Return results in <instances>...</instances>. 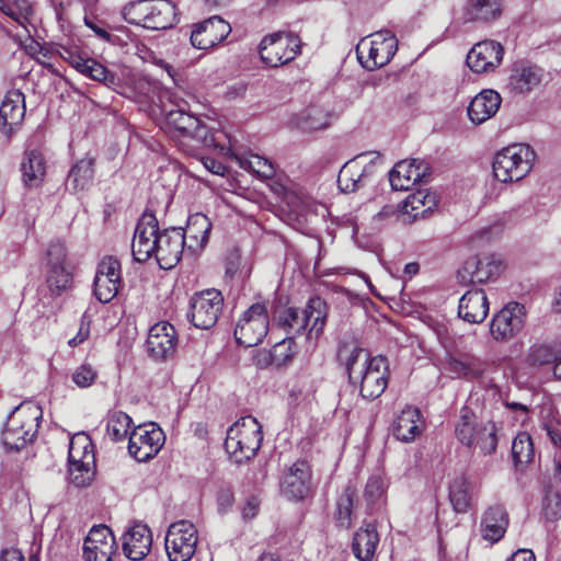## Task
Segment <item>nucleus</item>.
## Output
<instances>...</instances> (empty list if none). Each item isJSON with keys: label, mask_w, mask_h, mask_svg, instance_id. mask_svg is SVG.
Segmentation results:
<instances>
[{"label": "nucleus", "mask_w": 561, "mask_h": 561, "mask_svg": "<svg viewBox=\"0 0 561 561\" xmlns=\"http://www.w3.org/2000/svg\"><path fill=\"white\" fill-rule=\"evenodd\" d=\"M0 561H24V556L19 549H4L1 552Z\"/></svg>", "instance_id": "62"}, {"label": "nucleus", "mask_w": 561, "mask_h": 561, "mask_svg": "<svg viewBox=\"0 0 561 561\" xmlns=\"http://www.w3.org/2000/svg\"><path fill=\"white\" fill-rule=\"evenodd\" d=\"M186 138H192L206 147H216V138L215 135L210 131V129L196 117V127H193L187 134Z\"/></svg>", "instance_id": "53"}, {"label": "nucleus", "mask_w": 561, "mask_h": 561, "mask_svg": "<svg viewBox=\"0 0 561 561\" xmlns=\"http://www.w3.org/2000/svg\"><path fill=\"white\" fill-rule=\"evenodd\" d=\"M401 211H400V208L394 206V205H385L380 211H378L375 216H374V220L375 221H386V220H389L393 217H398L401 219Z\"/></svg>", "instance_id": "59"}, {"label": "nucleus", "mask_w": 561, "mask_h": 561, "mask_svg": "<svg viewBox=\"0 0 561 561\" xmlns=\"http://www.w3.org/2000/svg\"><path fill=\"white\" fill-rule=\"evenodd\" d=\"M93 445L87 434L79 433L71 437L68 451V471L70 482L84 488L94 477Z\"/></svg>", "instance_id": "9"}, {"label": "nucleus", "mask_w": 561, "mask_h": 561, "mask_svg": "<svg viewBox=\"0 0 561 561\" xmlns=\"http://www.w3.org/2000/svg\"><path fill=\"white\" fill-rule=\"evenodd\" d=\"M211 222L203 214H195L188 217L186 228L183 229L186 239V249L192 253L202 250L209 238Z\"/></svg>", "instance_id": "36"}, {"label": "nucleus", "mask_w": 561, "mask_h": 561, "mask_svg": "<svg viewBox=\"0 0 561 561\" xmlns=\"http://www.w3.org/2000/svg\"><path fill=\"white\" fill-rule=\"evenodd\" d=\"M426 197L427 196L422 192H417L407 197L400 207L402 222H411L426 211L425 209H422L425 205Z\"/></svg>", "instance_id": "48"}, {"label": "nucleus", "mask_w": 561, "mask_h": 561, "mask_svg": "<svg viewBox=\"0 0 561 561\" xmlns=\"http://www.w3.org/2000/svg\"><path fill=\"white\" fill-rule=\"evenodd\" d=\"M151 545L152 534L145 524H135L123 535V552L133 561L146 558L150 552Z\"/></svg>", "instance_id": "30"}, {"label": "nucleus", "mask_w": 561, "mask_h": 561, "mask_svg": "<svg viewBox=\"0 0 561 561\" xmlns=\"http://www.w3.org/2000/svg\"><path fill=\"white\" fill-rule=\"evenodd\" d=\"M535 150L527 144H514L500 150L493 160V174L502 183L524 179L533 169Z\"/></svg>", "instance_id": "6"}, {"label": "nucleus", "mask_w": 561, "mask_h": 561, "mask_svg": "<svg viewBox=\"0 0 561 561\" xmlns=\"http://www.w3.org/2000/svg\"><path fill=\"white\" fill-rule=\"evenodd\" d=\"M542 69L527 61L514 64L508 77V88L518 94L530 93L542 81Z\"/></svg>", "instance_id": "31"}, {"label": "nucleus", "mask_w": 561, "mask_h": 561, "mask_svg": "<svg viewBox=\"0 0 561 561\" xmlns=\"http://www.w3.org/2000/svg\"><path fill=\"white\" fill-rule=\"evenodd\" d=\"M330 113L319 105H311L306 108L299 121V126L306 131L323 129L330 124Z\"/></svg>", "instance_id": "42"}, {"label": "nucleus", "mask_w": 561, "mask_h": 561, "mask_svg": "<svg viewBox=\"0 0 561 561\" xmlns=\"http://www.w3.org/2000/svg\"><path fill=\"white\" fill-rule=\"evenodd\" d=\"M121 285V262L112 255L103 257L98 264L93 283L96 299L103 304L110 302L118 294Z\"/></svg>", "instance_id": "19"}, {"label": "nucleus", "mask_w": 561, "mask_h": 561, "mask_svg": "<svg viewBox=\"0 0 561 561\" xmlns=\"http://www.w3.org/2000/svg\"><path fill=\"white\" fill-rule=\"evenodd\" d=\"M94 163L95 158L85 156L78 160L69 170L66 180V188L71 193H78L87 190L94 178Z\"/></svg>", "instance_id": "38"}, {"label": "nucleus", "mask_w": 561, "mask_h": 561, "mask_svg": "<svg viewBox=\"0 0 561 561\" xmlns=\"http://www.w3.org/2000/svg\"><path fill=\"white\" fill-rule=\"evenodd\" d=\"M493 422H478L467 414L461 415V424L458 423V440L469 447L479 448L481 454L486 456L496 450L497 435Z\"/></svg>", "instance_id": "11"}, {"label": "nucleus", "mask_w": 561, "mask_h": 561, "mask_svg": "<svg viewBox=\"0 0 561 561\" xmlns=\"http://www.w3.org/2000/svg\"><path fill=\"white\" fill-rule=\"evenodd\" d=\"M262 426L255 417H241L227 431L226 451L236 463L252 459L261 447Z\"/></svg>", "instance_id": "4"}, {"label": "nucleus", "mask_w": 561, "mask_h": 561, "mask_svg": "<svg viewBox=\"0 0 561 561\" xmlns=\"http://www.w3.org/2000/svg\"><path fill=\"white\" fill-rule=\"evenodd\" d=\"M512 457L516 467L530 463L535 458V447L527 432H519L512 443Z\"/></svg>", "instance_id": "41"}, {"label": "nucleus", "mask_w": 561, "mask_h": 561, "mask_svg": "<svg viewBox=\"0 0 561 561\" xmlns=\"http://www.w3.org/2000/svg\"><path fill=\"white\" fill-rule=\"evenodd\" d=\"M356 490L352 485H346L336 500V512L334 518L336 525L341 528L348 529L352 526V514Z\"/></svg>", "instance_id": "40"}, {"label": "nucleus", "mask_w": 561, "mask_h": 561, "mask_svg": "<svg viewBox=\"0 0 561 561\" xmlns=\"http://www.w3.org/2000/svg\"><path fill=\"white\" fill-rule=\"evenodd\" d=\"M327 320V304L320 297L309 299L305 309L288 307L275 314V321L288 334H301L308 327V336L316 339L322 333Z\"/></svg>", "instance_id": "2"}, {"label": "nucleus", "mask_w": 561, "mask_h": 561, "mask_svg": "<svg viewBox=\"0 0 561 561\" xmlns=\"http://www.w3.org/2000/svg\"><path fill=\"white\" fill-rule=\"evenodd\" d=\"M21 171L26 186H39L46 174V162L43 153L36 149L25 151Z\"/></svg>", "instance_id": "39"}, {"label": "nucleus", "mask_w": 561, "mask_h": 561, "mask_svg": "<svg viewBox=\"0 0 561 561\" xmlns=\"http://www.w3.org/2000/svg\"><path fill=\"white\" fill-rule=\"evenodd\" d=\"M280 491L288 500L300 501L311 492V469L307 461L298 460L289 467L280 482Z\"/></svg>", "instance_id": "26"}, {"label": "nucleus", "mask_w": 561, "mask_h": 561, "mask_svg": "<svg viewBox=\"0 0 561 561\" xmlns=\"http://www.w3.org/2000/svg\"><path fill=\"white\" fill-rule=\"evenodd\" d=\"M165 124L169 130L186 138L190 130L196 127V117L181 110L170 111L165 116Z\"/></svg>", "instance_id": "46"}, {"label": "nucleus", "mask_w": 561, "mask_h": 561, "mask_svg": "<svg viewBox=\"0 0 561 561\" xmlns=\"http://www.w3.org/2000/svg\"><path fill=\"white\" fill-rule=\"evenodd\" d=\"M45 280L53 296H60L72 285V267L60 241L51 242L46 251Z\"/></svg>", "instance_id": "10"}, {"label": "nucleus", "mask_w": 561, "mask_h": 561, "mask_svg": "<svg viewBox=\"0 0 561 561\" xmlns=\"http://www.w3.org/2000/svg\"><path fill=\"white\" fill-rule=\"evenodd\" d=\"M501 0H467L462 8V18L467 22L488 23L500 18Z\"/></svg>", "instance_id": "37"}, {"label": "nucleus", "mask_w": 561, "mask_h": 561, "mask_svg": "<svg viewBox=\"0 0 561 561\" xmlns=\"http://www.w3.org/2000/svg\"><path fill=\"white\" fill-rule=\"evenodd\" d=\"M159 232L154 214L145 211L137 222L131 242V254L135 261L142 263L154 256Z\"/></svg>", "instance_id": "20"}, {"label": "nucleus", "mask_w": 561, "mask_h": 561, "mask_svg": "<svg viewBox=\"0 0 561 561\" xmlns=\"http://www.w3.org/2000/svg\"><path fill=\"white\" fill-rule=\"evenodd\" d=\"M423 430L424 421L421 412L412 407L404 408L392 423L393 436L404 443L413 442Z\"/></svg>", "instance_id": "32"}, {"label": "nucleus", "mask_w": 561, "mask_h": 561, "mask_svg": "<svg viewBox=\"0 0 561 561\" xmlns=\"http://www.w3.org/2000/svg\"><path fill=\"white\" fill-rule=\"evenodd\" d=\"M217 500H218V505L221 508H224V510L229 508L232 506L233 501H234L233 492L230 489H221L218 492Z\"/></svg>", "instance_id": "61"}, {"label": "nucleus", "mask_w": 561, "mask_h": 561, "mask_svg": "<svg viewBox=\"0 0 561 561\" xmlns=\"http://www.w3.org/2000/svg\"><path fill=\"white\" fill-rule=\"evenodd\" d=\"M4 13L20 24H23L32 14V8L27 0H15L5 7Z\"/></svg>", "instance_id": "54"}, {"label": "nucleus", "mask_w": 561, "mask_h": 561, "mask_svg": "<svg viewBox=\"0 0 561 561\" xmlns=\"http://www.w3.org/2000/svg\"><path fill=\"white\" fill-rule=\"evenodd\" d=\"M149 355L156 360L171 358L176 350L178 336L174 327L161 321L152 325L146 341Z\"/></svg>", "instance_id": "25"}, {"label": "nucleus", "mask_w": 561, "mask_h": 561, "mask_svg": "<svg viewBox=\"0 0 561 561\" xmlns=\"http://www.w3.org/2000/svg\"><path fill=\"white\" fill-rule=\"evenodd\" d=\"M94 68H92L91 79L99 81L111 88L113 90H117L122 87V79L116 73L108 70L105 66L100 62H92Z\"/></svg>", "instance_id": "50"}, {"label": "nucleus", "mask_w": 561, "mask_h": 561, "mask_svg": "<svg viewBox=\"0 0 561 561\" xmlns=\"http://www.w3.org/2000/svg\"><path fill=\"white\" fill-rule=\"evenodd\" d=\"M157 241V251L154 257L163 270L174 267L181 260L182 253L186 248L185 233L183 228L171 227L159 232Z\"/></svg>", "instance_id": "21"}, {"label": "nucleus", "mask_w": 561, "mask_h": 561, "mask_svg": "<svg viewBox=\"0 0 561 561\" xmlns=\"http://www.w3.org/2000/svg\"><path fill=\"white\" fill-rule=\"evenodd\" d=\"M379 543L378 531L373 524L359 527L352 541V552L359 561H373Z\"/></svg>", "instance_id": "35"}, {"label": "nucleus", "mask_w": 561, "mask_h": 561, "mask_svg": "<svg viewBox=\"0 0 561 561\" xmlns=\"http://www.w3.org/2000/svg\"><path fill=\"white\" fill-rule=\"evenodd\" d=\"M508 561H536V558L531 550L520 549L514 552Z\"/></svg>", "instance_id": "64"}, {"label": "nucleus", "mask_w": 561, "mask_h": 561, "mask_svg": "<svg viewBox=\"0 0 561 561\" xmlns=\"http://www.w3.org/2000/svg\"><path fill=\"white\" fill-rule=\"evenodd\" d=\"M204 165L214 174L222 175L226 167L214 158H204Z\"/></svg>", "instance_id": "63"}, {"label": "nucleus", "mask_w": 561, "mask_h": 561, "mask_svg": "<svg viewBox=\"0 0 561 561\" xmlns=\"http://www.w3.org/2000/svg\"><path fill=\"white\" fill-rule=\"evenodd\" d=\"M489 309V300L482 288H471L458 300V318L468 323L483 322Z\"/></svg>", "instance_id": "29"}, {"label": "nucleus", "mask_w": 561, "mask_h": 561, "mask_svg": "<svg viewBox=\"0 0 561 561\" xmlns=\"http://www.w3.org/2000/svg\"><path fill=\"white\" fill-rule=\"evenodd\" d=\"M98 373L90 364H82L72 374L73 382L80 388L90 387L96 379Z\"/></svg>", "instance_id": "55"}, {"label": "nucleus", "mask_w": 561, "mask_h": 561, "mask_svg": "<svg viewBox=\"0 0 561 561\" xmlns=\"http://www.w3.org/2000/svg\"><path fill=\"white\" fill-rule=\"evenodd\" d=\"M25 116V96L20 90L7 92L0 106V130L10 136Z\"/></svg>", "instance_id": "28"}, {"label": "nucleus", "mask_w": 561, "mask_h": 561, "mask_svg": "<svg viewBox=\"0 0 561 561\" xmlns=\"http://www.w3.org/2000/svg\"><path fill=\"white\" fill-rule=\"evenodd\" d=\"M241 167L264 179H271L275 175L273 163L259 154H251L249 159L241 161Z\"/></svg>", "instance_id": "49"}, {"label": "nucleus", "mask_w": 561, "mask_h": 561, "mask_svg": "<svg viewBox=\"0 0 561 561\" xmlns=\"http://www.w3.org/2000/svg\"><path fill=\"white\" fill-rule=\"evenodd\" d=\"M222 307V294L215 288L206 289L191 298L187 317L194 327L208 330L217 323Z\"/></svg>", "instance_id": "14"}, {"label": "nucleus", "mask_w": 561, "mask_h": 561, "mask_svg": "<svg viewBox=\"0 0 561 561\" xmlns=\"http://www.w3.org/2000/svg\"><path fill=\"white\" fill-rule=\"evenodd\" d=\"M381 160V153L378 151L363 152L348 160L337 176L340 190L344 193H354L370 184Z\"/></svg>", "instance_id": "7"}, {"label": "nucleus", "mask_w": 561, "mask_h": 561, "mask_svg": "<svg viewBox=\"0 0 561 561\" xmlns=\"http://www.w3.org/2000/svg\"><path fill=\"white\" fill-rule=\"evenodd\" d=\"M386 483L380 476H371L365 486L364 495L370 503H375L383 493Z\"/></svg>", "instance_id": "57"}, {"label": "nucleus", "mask_w": 561, "mask_h": 561, "mask_svg": "<svg viewBox=\"0 0 561 561\" xmlns=\"http://www.w3.org/2000/svg\"><path fill=\"white\" fill-rule=\"evenodd\" d=\"M301 41L293 33L277 32L265 36L260 43V56L264 64L278 67L296 58Z\"/></svg>", "instance_id": "13"}, {"label": "nucleus", "mask_w": 561, "mask_h": 561, "mask_svg": "<svg viewBox=\"0 0 561 561\" xmlns=\"http://www.w3.org/2000/svg\"><path fill=\"white\" fill-rule=\"evenodd\" d=\"M131 417L123 411H115L108 415L106 431L114 442H121L130 434Z\"/></svg>", "instance_id": "45"}, {"label": "nucleus", "mask_w": 561, "mask_h": 561, "mask_svg": "<svg viewBox=\"0 0 561 561\" xmlns=\"http://www.w3.org/2000/svg\"><path fill=\"white\" fill-rule=\"evenodd\" d=\"M505 267L506 264L501 254L485 253L467 259L461 272L458 271V276H461L463 282L486 283L500 277Z\"/></svg>", "instance_id": "17"}, {"label": "nucleus", "mask_w": 561, "mask_h": 561, "mask_svg": "<svg viewBox=\"0 0 561 561\" xmlns=\"http://www.w3.org/2000/svg\"><path fill=\"white\" fill-rule=\"evenodd\" d=\"M164 439L163 432L154 424L139 425L129 434V455L137 461H148L159 453Z\"/></svg>", "instance_id": "18"}, {"label": "nucleus", "mask_w": 561, "mask_h": 561, "mask_svg": "<svg viewBox=\"0 0 561 561\" xmlns=\"http://www.w3.org/2000/svg\"><path fill=\"white\" fill-rule=\"evenodd\" d=\"M241 256L240 253L234 250L230 252L226 259V276L232 278L239 271Z\"/></svg>", "instance_id": "58"}, {"label": "nucleus", "mask_w": 561, "mask_h": 561, "mask_svg": "<svg viewBox=\"0 0 561 561\" xmlns=\"http://www.w3.org/2000/svg\"><path fill=\"white\" fill-rule=\"evenodd\" d=\"M115 537L112 530L105 526H93L84 539V561H112L116 552Z\"/></svg>", "instance_id": "22"}, {"label": "nucleus", "mask_w": 561, "mask_h": 561, "mask_svg": "<svg viewBox=\"0 0 561 561\" xmlns=\"http://www.w3.org/2000/svg\"><path fill=\"white\" fill-rule=\"evenodd\" d=\"M397 49L396 35L388 30H382L362 38L357 44L356 55L360 65L371 71L390 62Z\"/></svg>", "instance_id": "8"}, {"label": "nucleus", "mask_w": 561, "mask_h": 561, "mask_svg": "<svg viewBox=\"0 0 561 561\" xmlns=\"http://www.w3.org/2000/svg\"><path fill=\"white\" fill-rule=\"evenodd\" d=\"M124 19L149 30H167L176 20L175 5L170 0H139L123 9Z\"/></svg>", "instance_id": "5"}, {"label": "nucleus", "mask_w": 561, "mask_h": 561, "mask_svg": "<svg viewBox=\"0 0 561 561\" xmlns=\"http://www.w3.org/2000/svg\"><path fill=\"white\" fill-rule=\"evenodd\" d=\"M268 332V313L264 304L250 306L237 322L234 337L238 344L245 347L256 346Z\"/></svg>", "instance_id": "12"}, {"label": "nucleus", "mask_w": 561, "mask_h": 561, "mask_svg": "<svg viewBox=\"0 0 561 561\" xmlns=\"http://www.w3.org/2000/svg\"><path fill=\"white\" fill-rule=\"evenodd\" d=\"M508 526V516L506 511L501 505L489 507L481 520V536L490 543H495L501 540Z\"/></svg>", "instance_id": "34"}, {"label": "nucleus", "mask_w": 561, "mask_h": 561, "mask_svg": "<svg viewBox=\"0 0 561 561\" xmlns=\"http://www.w3.org/2000/svg\"><path fill=\"white\" fill-rule=\"evenodd\" d=\"M85 24L96 34L99 38L111 44H116V42L118 41V37L116 35H112L106 30L99 27L95 23L85 20Z\"/></svg>", "instance_id": "60"}, {"label": "nucleus", "mask_w": 561, "mask_h": 561, "mask_svg": "<svg viewBox=\"0 0 561 561\" xmlns=\"http://www.w3.org/2000/svg\"><path fill=\"white\" fill-rule=\"evenodd\" d=\"M60 57L67 61L77 71L84 66L88 60L87 54H83L78 47H65L61 46L59 50Z\"/></svg>", "instance_id": "56"}, {"label": "nucleus", "mask_w": 561, "mask_h": 561, "mask_svg": "<svg viewBox=\"0 0 561 561\" xmlns=\"http://www.w3.org/2000/svg\"><path fill=\"white\" fill-rule=\"evenodd\" d=\"M542 514L549 522L561 518V495L558 492L549 491L542 501Z\"/></svg>", "instance_id": "51"}, {"label": "nucleus", "mask_w": 561, "mask_h": 561, "mask_svg": "<svg viewBox=\"0 0 561 561\" xmlns=\"http://www.w3.org/2000/svg\"><path fill=\"white\" fill-rule=\"evenodd\" d=\"M484 371V364L477 357H463L458 359V377L468 379L479 378Z\"/></svg>", "instance_id": "52"}, {"label": "nucleus", "mask_w": 561, "mask_h": 561, "mask_svg": "<svg viewBox=\"0 0 561 561\" xmlns=\"http://www.w3.org/2000/svg\"><path fill=\"white\" fill-rule=\"evenodd\" d=\"M502 103L501 95L494 90H483L468 106V117L476 124H482L496 114Z\"/></svg>", "instance_id": "33"}, {"label": "nucleus", "mask_w": 561, "mask_h": 561, "mask_svg": "<svg viewBox=\"0 0 561 561\" xmlns=\"http://www.w3.org/2000/svg\"><path fill=\"white\" fill-rule=\"evenodd\" d=\"M43 412L39 405L24 402L9 415L2 432V443L8 450H20L36 436Z\"/></svg>", "instance_id": "3"}, {"label": "nucleus", "mask_w": 561, "mask_h": 561, "mask_svg": "<svg viewBox=\"0 0 561 561\" xmlns=\"http://www.w3.org/2000/svg\"><path fill=\"white\" fill-rule=\"evenodd\" d=\"M197 530L187 520L170 525L164 540L165 551L170 561H188L195 553Z\"/></svg>", "instance_id": "16"}, {"label": "nucleus", "mask_w": 561, "mask_h": 561, "mask_svg": "<svg viewBox=\"0 0 561 561\" xmlns=\"http://www.w3.org/2000/svg\"><path fill=\"white\" fill-rule=\"evenodd\" d=\"M430 174V167L425 161L402 160L389 172V181L393 190L409 191L415 184L426 182Z\"/></svg>", "instance_id": "23"}, {"label": "nucleus", "mask_w": 561, "mask_h": 561, "mask_svg": "<svg viewBox=\"0 0 561 561\" xmlns=\"http://www.w3.org/2000/svg\"><path fill=\"white\" fill-rule=\"evenodd\" d=\"M231 32L228 22L214 15L195 25L191 33V43L198 49H208L221 43Z\"/></svg>", "instance_id": "27"}, {"label": "nucleus", "mask_w": 561, "mask_h": 561, "mask_svg": "<svg viewBox=\"0 0 561 561\" xmlns=\"http://www.w3.org/2000/svg\"><path fill=\"white\" fill-rule=\"evenodd\" d=\"M296 354L295 341L293 337H285L276 343L267 353V358L272 360V366L280 368L290 364Z\"/></svg>", "instance_id": "43"}, {"label": "nucleus", "mask_w": 561, "mask_h": 561, "mask_svg": "<svg viewBox=\"0 0 561 561\" xmlns=\"http://www.w3.org/2000/svg\"><path fill=\"white\" fill-rule=\"evenodd\" d=\"M561 348L549 344H535L529 348L528 360L533 365H556Z\"/></svg>", "instance_id": "47"}, {"label": "nucleus", "mask_w": 561, "mask_h": 561, "mask_svg": "<svg viewBox=\"0 0 561 561\" xmlns=\"http://www.w3.org/2000/svg\"><path fill=\"white\" fill-rule=\"evenodd\" d=\"M503 55L504 48L499 42L484 39L469 50L466 64L476 73L490 72L501 65Z\"/></svg>", "instance_id": "24"}, {"label": "nucleus", "mask_w": 561, "mask_h": 561, "mask_svg": "<svg viewBox=\"0 0 561 561\" xmlns=\"http://www.w3.org/2000/svg\"><path fill=\"white\" fill-rule=\"evenodd\" d=\"M337 359L345 365L348 379L359 383L363 398L374 400L380 397L388 385V366L385 357L370 358L369 353L354 343L339 345Z\"/></svg>", "instance_id": "1"}, {"label": "nucleus", "mask_w": 561, "mask_h": 561, "mask_svg": "<svg viewBox=\"0 0 561 561\" xmlns=\"http://www.w3.org/2000/svg\"><path fill=\"white\" fill-rule=\"evenodd\" d=\"M526 319L525 306L517 301H510L493 314L490 322V334L497 342H507L523 331Z\"/></svg>", "instance_id": "15"}, {"label": "nucleus", "mask_w": 561, "mask_h": 561, "mask_svg": "<svg viewBox=\"0 0 561 561\" xmlns=\"http://www.w3.org/2000/svg\"><path fill=\"white\" fill-rule=\"evenodd\" d=\"M479 492V481L463 477L460 483H458V513L471 508L478 500Z\"/></svg>", "instance_id": "44"}]
</instances>
